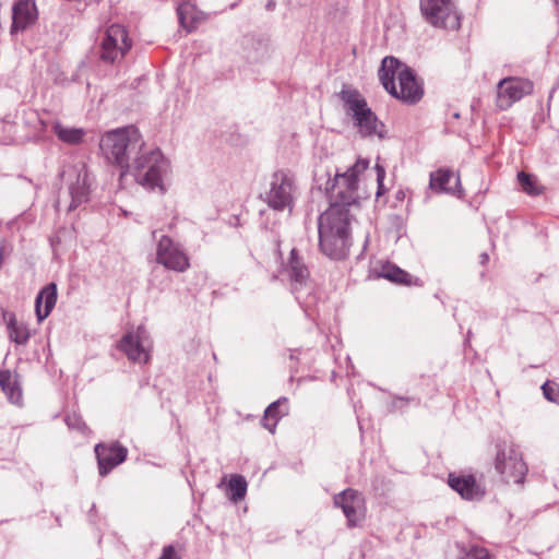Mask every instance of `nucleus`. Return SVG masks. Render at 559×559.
<instances>
[{
    "label": "nucleus",
    "instance_id": "1",
    "mask_svg": "<svg viewBox=\"0 0 559 559\" xmlns=\"http://www.w3.org/2000/svg\"><path fill=\"white\" fill-rule=\"evenodd\" d=\"M330 206L318 218L319 249L331 260H345L353 245L352 224L360 207L329 200Z\"/></svg>",
    "mask_w": 559,
    "mask_h": 559
},
{
    "label": "nucleus",
    "instance_id": "2",
    "mask_svg": "<svg viewBox=\"0 0 559 559\" xmlns=\"http://www.w3.org/2000/svg\"><path fill=\"white\" fill-rule=\"evenodd\" d=\"M379 79L384 90L407 105H415L424 96V85L413 69L393 56H386L381 62Z\"/></svg>",
    "mask_w": 559,
    "mask_h": 559
},
{
    "label": "nucleus",
    "instance_id": "3",
    "mask_svg": "<svg viewBox=\"0 0 559 559\" xmlns=\"http://www.w3.org/2000/svg\"><path fill=\"white\" fill-rule=\"evenodd\" d=\"M143 146L144 142L134 127L108 131L99 142L104 157L121 168V177L129 173L131 156H135Z\"/></svg>",
    "mask_w": 559,
    "mask_h": 559
},
{
    "label": "nucleus",
    "instance_id": "4",
    "mask_svg": "<svg viewBox=\"0 0 559 559\" xmlns=\"http://www.w3.org/2000/svg\"><path fill=\"white\" fill-rule=\"evenodd\" d=\"M129 171L145 189L166 192L164 179L169 173V162L159 148L146 150L143 146L133 157Z\"/></svg>",
    "mask_w": 559,
    "mask_h": 559
},
{
    "label": "nucleus",
    "instance_id": "5",
    "mask_svg": "<svg viewBox=\"0 0 559 559\" xmlns=\"http://www.w3.org/2000/svg\"><path fill=\"white\" fill-rule=\"evenodd\" d=\"M337 97L343 104L345 114L353 119L354 126L361 136L383 138L384 124L377 118L357 88L344 85Z\"/></svg>",
    "mask_w": 559,
    "mask_h": 559
},
{
    "label": "nucleus",
    "instance_id": "6",
    "mask_svg": "<svg viewBox=\"0 0 559 559\" xmlns=\"http://www.w3.org/2000/svg\"><path fill=\"white\" fill-rule=\"evenodd\" d=\"M369 166L367 159H358L345 173L336 174L333 180L326 182L329 200H336L349 206L360 207V195L358 194V177Z\"/></svg>",
    "mask_w": 559,
    "mask_h": 559
},
{
    "label": "nucleus",
    "instance_id": "7",
    "mask_svg": "<svg viewBox=\"0 0 559 559\" xmlns=\"http://www.w3.org/2000/svg\"><path fill=\"white\" fill-rule=\"evenodd\" d=\"M133 45L128 29L121 24L109 25L99 45V59L105 64L121 62Z\"/></svg>",
    "mask_w": 559,
    "mask_h": 559
},
{
    "label": "nucleus",
    "instance_id": "8",
    "mask_svg": "<svg viewBox=\"0 0 559 559\" xmlns=\"http://www.w3.org/2000/svg\"><path fill=\"white\" fill-rule=\"evenodd\" d=\"M420 12L432 26L456 31L461 16L453 0H420Z\"/></svg>",
    "mask_w": 559,
    "mask_h": 559
},
{
    "label": "nucleus",
    "instance_id": "9",
    "mask_svg": "<svg viewBox=\"0 0 559 559\" xmlns=\"http://www.w3.org/2000/svg\"><path fill=\"white\" fill-rule=\"evenodd\" d=\"M495 466L506 483L522 484L527 473L522 453L513 445H498Z\"/></svg>",
    "mask_w": 559,
    "mask_h": 559
},
{
    "label": "nucleus",
    "instance_id": "10",
    "mask_svg": "<svg viewBox=\"0 0 559 559\" xmlns=\"http://www.w3.org/2000/svg\"><path fill=\"white\" fill-rule=\"evenodd\" d=\"M156 262L178 273L186 272L190 267V258L181 245L166 235L162 236L157 242Z\"/></svg>",
    "mask_w": 559,
    "mask_h": 559
},
{
    "label": "nucleus",
    "instance_id": "11",
    "mask_svg": "<svg viewBox=\"0 0 559 559\" xmlns=\"http://www.w3.org/2000/svg\"><path fill=\"white\" fill-rule=\"evenodd\" d=\"M294 180L283 170L273 174L270 191L266 193L269 206L275 211L292 209L294 203Z\"/></svg>",
    "mask_w": 559,
    "mask_h": 559
},
{
    "label": "nucleus",
    "instance_id": "12",
    "mask_svg": "<svg viewBox=\"0 0 559 559\" xmlns=\"http://www.w3.org/2000/svg\"><path fill=\"white\" fill-rule=\"evenodd\" d=\"M534 84L528 79L504 78L497 85V106L507 110L524 96L533 93Z\"/></svg>",
    "mask_w": 559,
    "mask_h": 559
},
{
    "label": "nucleus",
    "instance_id": "13",
    "mask_svg": "<svg viewBox=\"0 0 559 559\" xmlns=\"http://www.w3.org/2000/svg\"><path fill=\"white\" fill-rule=\"evenodd\" d=\"M333 502L335 507L342 509L347 527H356L365 519V498L358 490L346 488L334 496Z\"/></svg>",
    "mask_w": 559,
    "mask_h": 559
},
{
    "label": "nucleus",
    "instance_id": "14",
    "mask_svg": "<svg viewBox=\"0 0 559 559\" xmlns=\"http://www.w3.org/2000/svg\"><path fill=\"white\" fill-rule=\"evenodd\" d=\"M94 452L102 477L107 476L128 457V449L119 441L99 442L95 445Z\"/></svg>",
    "mask_w": 559,
    "mask_h": 559
},
{
    "label": "nucleus",
    "instance_id": "15",
    "mask_svg": "<svg viewBox=\"0 0 559 559\" xmlns=\"http://www.w3.org/2000/svg\"><path fill=\"white\" fill-rule=\"evenodd\" d=\"M448 484L465 500H480L486 495L485 488L477 483L474 475H455L450 473Z\"/></svg>",
    "mask_w": 559,
    "mask_h": 559
},
{
    "label": "nucleus",
    "instance_id": "16",
    "mask_svg": "<svg viewBox=\"0 0 559 559\" xmlns=\"http://www.w3.org/2000/svg\"><path fill=\"white\" fill-rule=\"evenodd\" d=\"M37 20V9L33 0H19L12 8L11 33L24 32Z\"/></svg>",
    "mask_w": 559,
    "mask_h": 559
},
{
    "label": "nucleus",
    "instance_id": "17",
    "mask_svg": "<svg viewBox=\"0 0 559 559\" xmlns=\"http://www.w3.org/2000/svg\"><path fill=\"white\" fill-rule=\"evenodd\" d=\"M140 330L139 328L136 334H124L118 344V348L122 350L131 361L146 364L150 360V354L141 341Z\"/></svg>",
    "mask_w": 559,
    "mask_h": 559
},
{
    "label": "nucleus",
    "instance_id": "18",
    "mask_svg": "<svg viewBox=\"0 0 559 559\" xmlns=\"http://www.w3.org/2000/svg\"><path fill=\"white\" fill-rule=\"evenodd\" d=\"M460 186V177H455L450 169L440 168L430 174L429 187L438 193L454 194Z\"/></svg>",
    "mask_w": 559,
    "mask_h": 559
},
{
    "label": "nucleus",
    "instance_id": "19",
    "mask_svg": "<svg viewBox=\"0 0 559 559\" xmlns=\"http://www.w3.org/2000/svg\"><path fill=\"white\" fill-rule=\"evenodd\" d=\"M0 388L11 404L17 406L23 404V391L17 373H12L9 369H1Z\"/></svg>",
    "mask_w": 559,
    "mask_h": 559
},
{
    "label": "nucleus",
    "instance_id": "20",
    "mask_svg": "<svg viewBox=\"0 0 559 559\" xmlns=\"http://www.w3.org/2000/svg\"><path fill=\"white\" fill-rule=\"evenodd\" d=\"M57 302V285L49 283L40 289L35 299V311L38 322L45 320Z\"/></svg>",
    "mask_w": 559,
    "mask_h": 559
},
{
    "label": "nucleus",
    "instance_id": "21",
    "mask_svg": "<svg viewBox=\"0 0 559 559\" xmlns=\"http://www.w3.org/2000/svg\"><path fill=\"white\" fill-rule=\"evenodd\" d=\"M287 414L288 400L287 397H280L265 408L261 425L271 433H274L278 421Z\"/></svg>",
    "mask_w": 559,
    "mask_h": 559
},
{
    "label": "nucleus",
    "instance_id": "22",
    "mask_svg": "<svg viewBox=\"0 0 559 559\" xmlns=\"http://www.w3.org/2000/svg\"><path fill=\"white\" fill-rule=\"evenodd\" d=\"M379 276L392 283L405 286H421V281L408 272L390 262L383 263L379 270Z\"/></svg>",
    "mask_w": 559,
    "mask_h": 559
},
{
    "label": "nucleus",
    "instance_id": "23",
    "mask_svg": "<svg viewBox=\"0 0 559 559\" xmlns=\"http://www.w3.org/2000/svg\"><path fill=\"white\" fill-rule=\"evenodd\" d=\"M287 273L292 283L302 285L309 278V270L304 263L298 250L293 248L289 252Z\"/></svg>",
    "mask_w": 559,
    "mask_h": 559
},
{
    "label": "nucleus",
    "instance_id": "24",
    "mask_svg": "<svg viewBox=\"0 0 559 559\" xmlns=\"http://www.w3.org/2000/svg\"><path fill=\"white\" fill-rule=\"evenodd\" d=\"M2 314L7 320V329L10 341L17 345H26L31 337L26 324L19 322L13 312L3 311Z\"/></svg>",
    "mask_w": 559,
    "mask_h": 559
},
{
    "label": "nucleus",
    "instance_id": "25",
    "mask_svg": "<svg viewBox=\"0 0 559 559\" xmlns=\"http://www.w3.org/2000/svg\"><path fill=\"white\" fill-rule=\"evenodd\" d=\"M176 11L179 23L187 32H192L195 28L197 22V5L194 0H176Z\"/></svg>",
    "mask_w": 559,
    "mask_h": 559
},
{
    "label": "nucleus",
    "instance_id": "26",
    "mask_svg": "<svg viewBox=\"0 0 559 559\" xmlns=\"http://www.w3.org/2000/svg\"><path fill=\"white\" fill-rule=\"evenodd\" d=\"M52 131L61 142L70 145L80 144L85 135L84 129L66 127L60 121L53 123Z\"/></svg>",
    "mask_w": 559,
    "mask_h": 559
},
{
    "label": "nucleus",
    "instance_id": "27",
    "mask_svg": "<svg viewBox=\"0 0 559 559\" xmlns=\"http://www.w3.org/2000/svg\"><path fill=\"white\" fill-rule=\"evenodd\" d=\"M69 191H70V195H71V203H70L69 210L72 211L87 200V195H88L87 174L79 173L76 182L72 183L70 186Z\"/></svg>",
    "mask_w": 559,
    "mask_h": 559
},
{
    "label": "nucleus",
    "instance_id": "28",
    "mask_svg": "<svg viewBox=\"0 0 559 559\" xmlns=\"http://www.w3.org/2000/svg\"><path fill=\"white\" fill-rule=\"evenodd\" d=\"M518 180L521 190L530 195H539L544 192V187L538 182L534 175L525 171L518 173Z\"/></svg>",
    "mask_w": 559,
    "mask_h": 559
},
{
    "label": "nucleus",
    "instance_id": "29",
    "mask_svg": "<svg viewBox=\"0 0 559 559\" xmlns=\"http://www.w3.org/2000/svg\"><path fill=\"white\" fill-rule=\"evenodd\" d=\"M247 486L248 484L243 476L231 475L228 483L229 498L235 502L243 499L247 493Z\"/></svg>",
    "mask_w": 559,
    "mask_h": 559
},
{
    "label": "nucleus",
    "instance_id": "30",
    "mask_svg": "<svg viewBox=\"0 0 559 559\" xmlns=\"http://www.w3.org/2000/svg\"><path fill=\"white\" fill-rule=\"evenodd\" d=\"M460 559H492V556L487 548L478 545H472L462 549Z\"/></svg>",
    "mask_w": 559,
    "mask_h": 559
},
{
    "label": "nucleus",
    "instance_id": "31",
    "mask_svg": "<svg viewBox=\"0 0 559 559\" xmlns=\"http://www.w3.org/2000/svg\"><path fill=\"white\" fill-rule=\"evenodd\" d=\"M64 423L71 430H76L82 433L87 430V426L82 419L81 415L75 412L67 414L64 417Z\"/></svg>",
    "mask_w": 559,
    "mask_h": 559
},
{
    "label": "nucleus",
    "instance_id": "32",
    "mask_svg": "<svg viewBox=\"0 0 559 559\" xmlns=\"http://www.w3.org/2000/svg\"><path fill=\"white\" fill-rule=\"evenodd\" d=\"M542 390L547 401L559 405V388L555 382L546 381Z\"/></svg>",
    "mask_w": 559,
    "mask_h": 559
},
{
    "label": "nucleus",
    "instance_id": "33",
    "mask_svg": "<svg viewBox=\"0 0 559 559\" xmlns=\"http://www.w3.org/2000/svg\"><path fill=\"white\" fill-rule=\"evenodd\" d=\"M159 559H177L176 550H175L174 546H171V545L165 546L163 548V552H162V556L159 557Z\"/></svg>",
    "mask_w": 559,
    "mask_h": 559
},
{
    "label": "nucleus",
    "instance_id": "34",
    "mask_svg": "<svg viewBox=\"0 0 559 559\" xmlns=\"http://www.w3.org/2000/svg\"><path fill=\"white\" fill-rule=\"evenodd\" d=\"M376 170H377V183H379L380 188H383V180H384V177H385V169H384V167H382L380 165H377L376 166Z\"/></svg>",
    "mask_w": 559,
    "mask_h": 559
},
{
    "label": "nucleus",
    "instance_id": "35",
    "mask_svg": "<svg viewBox=\"0 0 559 559\" xmlns=\"http://www.w3.org/2000/svg\"><path fill=\"white\" fill-rule=\"evenodd\" d=\"M396 402L415 403L416 405H419L420 399L397 396L394 397V404H396Z\"/></svg>",
    "mask_w": 559,
    "mask_h": 559
},
{
    "label": "nucleus",
    "instance_id": "36",
    "mask_svg": "<svg viewBox=\"0 0 559 559\" xmlns=\"http://www.w3.org/2000/svg\"><path fill=\"white\" fill-rule=\"evenodd\" d=\"M275 7H276L275 0H267L266 1L265 9L267 11H273L275 9Z\"/></svg>",
    "mask_w": 559,
    "mask_h": 559
},
{
    "label": "nucleus",
    "instance_id": "37",
    "mask_svg": "<svg viewBox=\"0 0 559 559\" xmlns=\"http://www.w3.org/2000/svg\"><path fill=\"white\" fill-rule=\"evenodd\" d=\"M479 259H480V264H486L489 260V255H488V253L484 252L479 255Z\"/></svg>",
    "mask_w": 559,
    "mask_h": 559
},
{
    "label": "nucleus",
    "instance_id": "38",
    "mask_svg": "<svg viewBox=\"0 0 559 559\" xmlns=\"http://www.w3.org/2000/svg\"><path fill=\"white\" fill-rule=\"evenodd\" d=\"M395 197H396V199H397V200H401V201H402V200H404V198H405V192H404L403 190H399V191L396 192V195H395Z\"/></svg>",
    "mask_w": 559,
    "mask_h": 559
},
{
    "label": "nucleus",
    "instance_id": "39",
    "mask_svg": "<svg viewBox=\"0 0 559 559\" xmlns=\"http://www.w3.org/2000/svg\"><path fill=\"white\" fill-rule=\"evenodd\" d=\"M383 192H384V187L380 188V186L378 185L377 198L380 197Z\"/></svg>",
    "mask_w": 559,
    "mask_h": 559
},
{
    "label": "nucleus",
    "instance_id": "40",
    "mask_svg": "<svg viewBox=\"0 0 559 559\" xmlns=\"http://www.w3.org/2000/svg\"><path fill=\"white\" fill-rule=\"evenodd\" d=\"M156 233H157L156 230H153V231H152V236H153V238H155V237H156Z\"/></svg>",
    "mask_w": 559,
    "mask_h": 559
},
{
    "label": "nucleus",
    "instance_id": "41",
    "mask_svg": "<svg viewBox=\"0 0 559 559\" xmlns=\"http://www.w3.org/2000/svg\"><path fill=\"white\" fill-rule=\"evenodd\" d=\"M557 7H559V0H552Z\"/></svg>",
    "mask_w": 559,
    "mask_h": 559
}]
</instances>
